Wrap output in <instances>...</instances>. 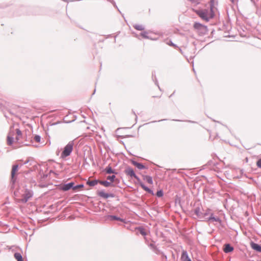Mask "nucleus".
Wrapping results in <instances>:
<instances>
[{
    "instance_id": "1",
    "label": "nucleus",
    "mask_w": 261,
    "mask_h": 261,
    "mask_svg": "<svg viewBox=\"0 0 261 261\" xmlns=\"http://www.w3.org/2000/svg\"><path fill=\"white\" fill-rule=\"evenodd\" d=\"M213 3L214 0H211L210 12H209V10L207 9H193V11L202 20H205L206 22H208L210 21L211 19L213 18L215 15L213 9Z\"/></svg>"
},
{
    "instance_id": "2",
    "label": "nucleus",
    "mask_w": 261,
    "mask_h": 261,
    "mask_svg": "<svg viewBox=\"0 0 261 261\" xmlns=\"http://www.w3.org/2000/svg\"><path fill=\"white\" fill-rule=\"evenodd\" d=\"M193 211L198 218L201 219L202 221H205L206 217L209 216L211 210L210 208H207L205 210L202 209V211L201 208L199 206H197Z\"/></svg>"
},
{
    "instance_id": "3",
    "label": "nucleus",
    "mask_w": 261,
    "mask_h": 261,
    "mask_svg": "<svg viewBox=\"0 0 261 261\" xmlns=\"http://www.w3.org/2000/svg\"><path fill=\"white\" fill-rule=\"evenodd\" d=\"M74 145L73 141H71L64 147L61 153V158H65L70 155Z\"/></svg>"
},
{
    "instance_id": "4",
    "label": "nucleus",
    "mask_w": 261,
    "mask_h": 261,
    "mask_svg": "<svg viewBox=\"0 0 261 261\" xmlns=\"http://www.w3.org/2000/svg\"><path fill=\"white\" fill-rule=\"evenodd\" d=\"M193 27L200 35H204L208 32L207 27L199 22H195Z\"/></svg>"
},
{
    "instance_id": "5",
    "label": "nucleus",
    "mask_w": 261,
    "mask_h": 261,
    "mask_svg": "<svg viewBox=\"0 0 261 261\" xmlns=\"http://www.w3.org/2000/svg\"><path fill=\"white\" fill-rule=\"evenodd\" d=\"M18 165L16 164L12 166V169L11 173V188H13L16 181V177H15V173L18 171Z\"/></svg>"
},
{
    "instance_id": "6",
    "label": "nucleus",
    "mask_w": 261,
    "mask_h": 261,
    "mask_svg": "<svg viewBox=\"0 0 261 261\" xmlns=\"http://www.w3.org/2000/svg\"><path fill=\"white\" fill-rule=\"evenodd\" d=\"M33 195V192L29 189H25L24 193L22 195L21 201L23 203H26L29 199L32 197Z\"/></svg>"
},
{
    "instance_id": "7",
    "label": "nucleus",
    "mask_w": 261,
    "mask_h": 261,
    "mask_svg": "<svg viewBox=\"0 0 261 261\" xmlns=\"http://www.w3.org/2000/svg\"><path fill=\"white\" fill-rule=\"evenodd\" d=\"M74 183L73 182H70L64 185H61L59 186V189L63 191H67L70 189L73 190V185Z\"/></svg>"
},
{
    "instance_id": "8",
    "label": "nucleus",
    "mask_w": 261,
    "mask_h": 261,
    "mask_svg": "<svg viewBox=\"0 0 261 261\" xmlns=\"http://www.w3.org/2000/svg\"><path fill=\"white\" fill-rule=\"evenodd\" d=\"M206 222H217L219 223L221 222V220L217 216H214V214L212 212V211L210 212V214L208 216H207Z\"/></svg>"
},
{
    "instance_id": "9",
    "label": "nucleus",
    "mask_w": 261,
    "mask_h": 261,
    "mask_svg": "<svg viewBox=\"0 0 261 261\" xmlns=\"http://www.w3.org/2000/svg\"><path fill=\"white\" fill-rule=\"evenodd\" d=\"M97 194L98 196L102 197L104 199H107L109 197L114 198L115 197V194L113 193H107L104 192V191H98L97 192Z\"/></svg>"
},
{
    "instance_id": "10",
    "label": "nucleus",
    "mask_w": 261,
    "mask_h": 261,
    "mask_svg": "<svg viewBox=\"0 0 261 261\" xmlns=\"http://www.w3.org/2000/svg\"><path fill=\"white\" fill-rule=\"evenodd\" d=\"M124 173L127 176H129L131 178H134L136 176V174L135 173L133 169L129 166L125 168Z\"/></svg>"
},
{
    "instance_id": "11",
    "label": "nucleus",
    "mask_w": 261,
    "mask_h": 261,
    "mask_svg": "<svg viewBox=\"0 0 261 261\" xmlns=\"http://www.w3.org/2000/svg\"><path fill=\"white\" fill-rule=\"evenodd\" d=\"M130 162H131L132 164L133 165L136 166L139 170H143V169H147V168L143 164L140 163H138V162H137V161H135L134 160H132L130 161Z\"/></svg>"
},
{
    "instance_id": "12",
    "label": "nucleus",
    "mask_w": 261,
    "mask_h": 261,
    "mask_svg": "<svg viewBox=\"0 0 261 261\" xmlns=\"http://www.w3.org/2000/svg\"><path fill=\"white\" fill-rule=\"evenodd\" d=\"M234 248L230 244H225L223 246V251L225 253H228L233 251Z\"/></svg>"
},
{
    "instance_id": "13",
    "label": "nucleus",
    "mask_w": 261,
    "mask_h": 261,
    "mask_svg": "<svg viewBox=\"0 0 261 261\" xmlns=\"http://www.w3.org/2000/svg\"><path fill=\"white\" fill-rule=\"evenodd\" d=\"M107 219L113 221V220H118L120 221L121 222H124V220L121 218L120 217H117L115 215H107L106 216Z\"/></svg>"
},
{
    "instance_id": "14",
    "label": "nucleus",
    "mask_w": 261,
    "mask_h": 261,
    "mask_svg": "<svg viewBox=\"0 0 261 261\" xmlns=\"http://www.w3.org/2000/svg\"><path fill=\"white\" fill-rule=\"evenodd\" d=\"M251 248L253 250H255L256 251H257L258 252L261 253V245H260L255 243H254V242H251Z\"/></svg>"
},
{
    "instance_id": "15",
    "label": "nucleus",
    "mask_w": 261,
    "mask_h": 261,
    "mask_svg": "<svg viewBox=\"0 0 261 261\" xmlns=\"http://www.w3.org/2000/svg\"><path fill=\"white\" fill-rule=\"evenodd\" d=\"M17 136L15 138V140L18 143L21 142V139L22 138V134L21 131L19 129L17 128L16 129Z\"/></svg>"
},
{
    "instance_id": "16",
    "label": "nucleus",
    "mask_w": 261,
    "mask_h": 261,
    "mask_svg": "<svg viewBox=\"0 0 261 261\" xmlns=\"http://www.w3.org/2000/svg\"><path fill=\"white\" fill-rule=\"evenodd\" d=\"M99 184H100L101 185H103V186H105L106 187H109L114 186V185L112 183H111V182H109L107 180H99Z\"/></svg>"
},
{
    "instance_id": "17",
    "label": "nucleus",
    "mask_w": 261,
    "mask_h": 261,
    "mask_svg": "<svg viewBox=\"0 0 261 261\" xmlns=\"http://www.w3.org/2000/svg\"><path fill=\"white\" fill-rule=\"evenodd\" d=\"M105 171L107 174H117V172L115 171V170L112 168V167L109 165L105 169Z\"/></svg>"
},
{
    "instance_id": "18",
    "label": "nucleus",
    "mask_w": 261,
    "mask_h": 261,
    "mask_svg": "<svg viewBox=\"0 0 261 261\" xmlns=\"http://www.w3.org/2000/svg\"><path fill=\"white\" fill-rule=\"evenodd\" d=\"M98 183H99V180H98V179H95V180H88L86 182L87 185H88L91 187H93Z\"/></svg>"
},
{
    "instance_id": "19",
    "label": "nucleus",
    "mask_w": 261,
    "mask_h": 261,
    "mask_svg": "<svg viewBox=\"0 0 261 261\" xmlns=\"http://www.w3.org/2000/svg\"><path fill=\"white\" fill-rule=\"evenodd\" d=\"M143 179L146 180L148 184L152 185L153 180L151 176L149 175H143Z\"/></svg>"
},
{
    "instance_id": "20",
    "label": "nucleus",
    "mask_w": 261,
    "mask_h": 261,
    "mask_svg": "<svg viewBox=\"0 0 261 261\" xmlns=\"http://www.w3.org/2000/svg\"><path fill=\"white\" fill-rule=\"evenodd\" d=\"M141 187L142 188L145 190L146 192H148L149 194H151V195H154L153 191L151 190L150 188L146 186L144 184H141Z\"/></svg>"
},
{
    "instance_id": "21",
    "label": "nucleus",
    "mask_w": 261,
    "mask_h": 261,
    "mask_svg": "<svg viewBox=\"0 0 261 261\" xmlns=\"http://www.w3.org/2000/svg\"><path fill=\"white\" fill-rule=\"evenodd\" d=\"M136 229L138 230L140 234H141L143 236H146L147 235L146 232H145V229L142 227L139 226L136 227Z\"/></svg>"
},
{
    "instance_id": "22",
    "label": "nucleus",
    "mask_w": 261,
    "mask_h": 261,
    "mask_svg": "<svg viewBox=\"0 0 261 261\" xmlns=\"http://www.w3.org/2000/svg\"><path fill=\"white\" fill-rule=\"evenodd\" d=\"M14 257L17 261H23L22 256L20 253L16 252L14 254Z\"/></svg>"
},
{
    "instance_id": "23",
    "label": "nucleus",
    "mask_w": 261,
    "mask_h": 261,
    "mask_svg": "<svg viewBox=\"0 0 261 261\" xmlns=\"http://www.w3.org/2000/svg\"><path fill=\"white\" fill-rule=\"evenodd\" d=\"M133 27L138 31H143L144 30V27L141 24H135L133 25Z\"/></svg>"
},
{
    "instance_id": "24",
    "label": "nucleus",
    "mask_w": 261,
    "mask_h": 261,
    "mask_svg": "<svg viewBox=\"0 0 261 261\" xmlns=\"http://www.w3.org/2000/svg\"><path fill=\"white\" fill-rule=\"evenodd\" d=\"M14 142V138L13 137H10L8 136L7 137V143L8 145H10L13 144Z\"/></svg>"
},
{
    "instance_id": "25",
    "label": "nucleus",
    "mask_w": 261,
    "mask_h": 261,
    "mask_svg": "<svg viewBox=\"0 0 261 261\" xmlns=\"http://www.w3.org/2000/svg\"><path fill=\"white\" fill-rule=\"evenodd\" d=\"M189 256H188V254L187 253V252L186 251H184L182 252V254H181V259L182 260H184V259H186L188 258H189Z\"/></svg>"
},
{
    "instance_id": "26",
    "label": "nucleus",
    "mask_w": 261,
    "mask_h": 261,
    "mask_svg": "<svg viewBox=\"0 0 261 261\" xmlns=\"http://www.w3.org/2000/svg\"><path fill=\"white\" fill-rule=\"evenodd\" d=\"M141 36L144 38L149 39V37L148 36V32L146 31H144L141 33Z\"/></svg>"
},
{
    "instance_id": "27",
    "label": "nucleus",
    "mask_w": 261,
    "mask_h": 261,
    "mask_svg": "<svg viewBox=\"0 0 261 261\" xmlns=\"http://www.w3.org/2000/svg\"><path fill=\"white\" fill-rule=\"evenodd\" d=\"M115 178H116L115 175H110V176H107V179L108 180H109L111 181V182L112 183V182H113L114 181Z\"/></svg>"
},
{
    "instance_id": "28",
    "label": "nucleus",
    "mask_w": 261,
    "mask_h": 261,
    "mask_svg": "<svg viewBox=\"0 0 261 261\" xmlns=\"http://www.w3.org/2000/svg\"><path fill=\"white\" fill-rule=\"evenodd\" d=\"M84 185L83 184H80V185H77L76 186H74V185H73V190L76 191L78 189L84 188Z\"/></svg>"
},
{
    "instance_id": "29",
    "label": "nucleus",
    "mask_w": 261,
    "mask_h": 261,
    "mask_svg": "<svg viewBox=\"0 0 261 261\" xmlns=\"http://www.w3.org/2000/svg\"><path fill=\"white\" fill-rule=\"evenodd\" d=\"M156 195L158 197H161L164 195V192L162 190H158L156 193Z\"/></svg>"
},
{
    "instance_id": "30",
    "label": "nucleus",
    "mask_w": 261,
    "mask_h": 261,
    "mask_svg": "<svg viewBox=\"0 0 261 261\" xmlns=\"http://www.w3.org/2000/svg\"><path fill=\"white\" fill-rule=\"evenodd\" d=\"M34 140L38 142V143H39L41 141V136H39V135H35L34 138Z\"/></svg>"
},
{
    "instance_id": "31",
    "label": "nucleus",
    "mask_w": 261,
    "mask_h": 261,
    "mask_svg": "<svg viewBox=\"0 0 261 261\" xmlns=\"http://www.w3.org/2000/svg\"><path fill=\"white\" fill-rule=\"evenodd\" d=\"M137 180L138 184L141 187V184H144L142 181L141 180L140 178L136 175V176L134 177Z\"/></svg>"
},
{
    "instance_id": "32",
    "label": "nucleus",
    "mask_w": 261,
    "mask_h": 261,
    "mask_svg": "<svg viewBox=\"0 0 261 261\" xmlns=\"http://www.w3.org/2000/svg\"><path fill=\"white\" fill-rule=\"evenodd\" d=\"M153 251L156 253V254H163L164 255L165 254L161 251V250H160L157 247H156L154 250H153Z\"/></svg>"
},
{
    "instance_id": "33",
    "label": "nucleus",
    "mask_w": 261,
    "mask_h": 261,
    "mask_svg": "<svg viewBox=\"0 0 261 261\" xmlns=\"http://www.w3.org/2000/svg\"><path fill=\"white\" fill-rule=\"evenodd\" d=\"M167 44L170 46H174V47H178V46L175 44L174 43L172 42V41L170 40Z\"/></svg>"
},
{
    "instance_id": "34",
    "label": "nucleus",
    "mask_w": 261,
    "mask_h": 261,
    "mask_svg": "<svg viewBox=\"0 0 261 261\" xmlns=\"http://www.w3.org/2000/svg\"><path fill=\"white\" fill-rule=\"evenodd\" d=\"M256 165L258 168H261V158L257 161Z\"/></svg>"
},
{
    "instance_id": "35",
    "label": "nucleus",
    "mask_w": 261,
    "mask_h": 261,
    "mask_svg": "<svg viewBox=\"0 0 261 261\" xmlns=\"http://www.w3.org/2000/svg\"><path fill=\"white\" fill-rule=\"evenodd\" d=\"M152 78L153 77V76H155V78H156V77H155V73H152ZM155 85H156V86H158L159 87V83H158V81H157L156 79H155Z\"/></svg>"
},
{
    "instance_id": "36",
    "label": "nucleus",
    "mask_w": 261,
    "mask_h": 261,
    "mask_svg": "<svg viewBox=\"0 0 261 261\" xmlns=\"http://www.w3.org/2000/svg\"><path fill=\"white\" fill-rule=\"evenodd\" d=\"M149 246L152 248L153 250L156 247L155 245L154 244H152V243H150L149 245Z\"/></svg>"
},
{
    "instance_id": "37",
    "label": "nucleus",
    "mask_w": 261,
    "mask_h": 261,
    "mask_svg": "<svg viewBox=\"0 0 261 261\" xmlns=\"http://www.w3.org/2000/svg\"><path fill=\"white\" fill-rule=\"evenodd\" d=\"M29 162V160H26L22 165H25Z\"/></svg>"
},
{
    "instance_id": "38",
    "label": "nucleus",
    "mask_w": 261,
    "mask_h": 261,
    "mask_svg": "<svg viewBox=\"0 0 261 261\" xmlns=\"http://www.w3.org/2000/svg\"><path fill=\"white\" fill-rule=\"evenodd\" d=\"M183 261H192L190 257L186 259L183 260Z\"/></svg>"
},
{
    "instance_id": "39",
    "label": "nucleus",
    "mask_w": 261,
    "mask_h": 261,
    "mask_svg": "<svg viewBox=\"0 0 261 261\" xmlns=\"http://www.w3.org/2000/svg\"><path fill=\"white\" fill-rule=\"evenodd\" d=\"M165 120H167V119H162L161 120H159L158 121L160 122V121H165Z\"/></svg>"
},
{
    "instance_id": "40",
    "label": "nucleus",
    "mask_w": 261,
    "mask_h": 261,
    "mask_svg": "<svg viewBox=\"0 0 261 261\" xmlns=\"http://www.w3.org/2000/svg\"><path fill=\"white\" fill-rule=\"evenodd\" d=\"M172 120L173 121H180V120H177V119H173Z\"/></svg>"
},
{
    "instance_id": "41",
    "label": "nucleus",
    "mask_w": 261,
    "mask_h": 261,
    "mask_svg": "<svg viewBox=\"0 0 261 261\" xmlns=\"http://www.w3.org/2000/svg\"><path fill=\"white\" fill-rule=\"evenodd\" d=\"M189 1L191 2L192 3H195V0H189Z\"/></svg>"
},
{
    "instance_id": "42",
    "label": "nucleus",
    "mask_w": 261,
    "mask_h": 261,
    "mask_svg": "<svg viewBox=\"0 0 261 261\" xmlns=\"http://www.w3.org/2000/svg\"><path fill=\"white\" fill-rule=\"evenodd\" d=\"M174 93H175V91L169 97H171V96H173Z\"/></svg>"
},
{
    "instance_id": "43",
    "label": "nucleus",
    "mask_w": 261,
    "mask_h": 261,
    "mask_svg": "<svg viewBox=\"0 0 261 261\" xmlns=\"http://www.w3.org/2000/svg\"><path fill=\"white\" fill-rule=\"evenodd\" d=\"M188 121V122H189L195 123V122H194V121H190V120H189V121Z\"/></svg>"
},
{
    "instance_id": "44",
    "label": "nucleus",
    "mask_w": 261,
    "mask_h": 261,
    "mask_svg": "<svg viewBox=\"0 0 261 261\" xmlns=\"http://www.w3.org/2000/svg\"><path fill=\"white\" fill-rule=\"evenodd\" d=\"M232 3H234L235 0H230Z\"/></svg>"
},
{
    "instance_id": "45",
    "label": "nucleus",
    "mask_w": 261,
    "mask_h": 261,
    "mask_svg": "<svg viewBox=\"0 0 261 261\" xmlns=\"http://www.w3.org/2000/svg\"><path fill=\"white\" fill-rule=\"evenodd\" d=\"M179 50H180V53H182V51L181 49L179 48Z\"/></svg>"
},
{
    "instance_id": "46",
    "label": "nucleus",
    "mask_w": 261,
    "mask_h": 261,
    "mask_svg": "<svg viewBox=\"0 0 261 261\" xmlns=\"http://www.w3.org/2000/svg\"><path fill=\"white\" fill-rule=\"evenodd\" d=\"M251 2L254 3V0H250Z\"/></svg>"
},
{
    "instance_id": "47",
    "label": "nucleus",
    "mask_w": 261,
    "mask_h": 261,
    "mask_svg": "<svg viewBox=\"0 0 261 261\" xmlns=\"http://www.w3.org/2000/svg\"><path fill=\"white\" fill-rule=\"evenodd\" d=\"M95 91H96V90L95 89V90H94V92H93V94H92V95H93V94L95 93Z\"/></svg>"
},
{
    "instance_id": "48",
    "label": "nucleus",
    "mask_w": 261,
    "mask_h": 261,
    "mask_svg": "<svg viewBox=\"0 0 261 261\" xmlns=\"http://www.w3.org/2000/svg\"><path fill=\"white\" fill-rule=\"evenodd\" d=\"M133 113H134V115H136V113L134 112H133ZM136 117H137V116H136Z\"/></svg>"
}]
</instances>
